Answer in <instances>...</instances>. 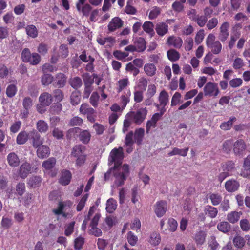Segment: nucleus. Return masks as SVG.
<instances>
[{
  "label": "nucleus",
  "instance_id": "f257e3e1",
  "mask_svg": "<svg viewBox=\"0 0 250 250\" xmlns=\"http://www.w3.org/2000/svg\"><path fill=\"white\" fill-rule=\"evenodd\" d=\"M124 158L123 148L121 146L113 148L110 152L108 157V164L111 165L114 164V167L111 169L114 170L115 183L118 187L125 184L129 173L128 165L124 164L122 166Z\"/></svg>",
  "mask_w": 250,
  "mask_h": 250
},
{
  "label": "nucleus",
  "instance_id": "f03ea898",
  "mask_svg": "<svg viewBox=\"0 0 250 250\" xmlns=\"http://www.w3.org/2000/svg\"><path fill=\"white\" fill-rule=\"evenodd\" d=\"M215 36L213 34H209L206 40V45L211 52L214 54H218L221 53L222 45L220 41L215 40Z\"/></svg>",
  "mask_w": 250,
  "mask_h": 250
},
{
  "label": "nucleus",
  "instance_id": "7ed1b4c3",
  "mask_svg": "<svg viewBox=\"0 0 250 250\" xmlns=\"http://www.w3.org/2000/svg\"><path fill=\"white\" fill-rule=\"evenodd\" d=\"M147 113L148 111L146 107L141 108L136 112H131L128 116L135 124L139 125L144 121Z\"/></svg>",
  "mask_w": 250,
  "mask_h": 250
},
{
  "label": "nucleus",
  "instance_id": "20e7f679",
  "mask_svg": "<svg viewBox=\"0 0 250 250\" xmlns=\"http://www.w3.org/2000/svg\"><path fill=\"white\" fill-rule=\"evenodd\" d=\"M80 112L83 115H86L87 120L91 123H94L96 117V112L87 104H83L80 108Z\"/></svg>",
  "mask_w": 250,
  "mask_h": 250
},
{
  "label": "nucleus",
  "instance_id": "39448f33",
  "mask_svg": "<svg viewBox=\"0 0 250 250\" xmlns=\"http://www.w3.org/2000/svg\"><path fill=\"white\" fill-rule=\"evenodd\" d=\"M30 141L34 148H36L43 145L44 138L42 137L37 130L33 129L30 131Z\"/></svg>",
  "mask_w": 250,
  "mask_h": 250
},
{
  "label": "nucleus",
  "instance_id": "423d86ee",
  "mask_svg": "<svg viewBox=\"0 0 250 250\" xmlns=\"http://www.w3.org/2000/svg\"><path fill=\"white\" fill-rule=\"evenodd\" d=\"M204 92L205 96L216 97L219 93L217 84L214 82H208L204 88Z\"/></svg>",
  "mask_w": 250,
  "mask_h": 250
},
{
  "label": "nucleus",
  "instance_id": "0eeeda50",
  "mask_svg": "<svg viewBox=\"0 0 250 250\" xmlns=\"http://www.w3.org/2000/svg\"><path fill=\"white\" fill-rule=\"evenodd\" d=\"M86 0H78L76 4L77 11L82 13L83 16L88 17L92 10L91 6L88 3H85Z\"/></svg>",
  "mask_w": 250,
  "mask_h": 250
},
{
  "label": "nucleus",
  "instance_id": "6e6552de",
  "mask_svg": "<svg viewBox=\"0 0 250 250\" xmlns=\"http://www.w3.org/2000/svg\"><path fill=\"white\" fill-rule=\"evenodd\" d=\"M167 209V201L160 200L157 201L154 206V212L158 217H161L166 213Z\"/></svg>",
  "mask_w": 250,
  "mask_h": 250
},
{
  "label": "nucleus",
  "instance_id": "1a4fd4ad",
  "mask_svg": "<svg viewBox=\"0 0 250 250\" xmlns=\"http://www.w3.org/2000/svg\"><path fill=\"white\" fill-rule=\"evenodd\" d=\"M229 27L230 24L227 21L224 22L221 25L218 35V38L221 42H224L228 39L229 36Z\"/></svg>",
  "mask_w": 250,
  "mask_h": 250
},
{
  "label": "nucleus",
  "instance_id": "9d476101",
  "mask_svg": "<svg viewBox=\"0 0 250 250\" xmlns=\"http://www.w3.org/2000/svg\"><path fill=\"white\" fill-rule=\"evenodd\" d=\"M124 25V21L119 17L112 18L109 22L107 27L109 31L112 32L121 28Z\"/></svg>",
  "mask_w": 250,
  "mask_h": 250
},
{
  "label": "nucleus",
  "instance_id": "9b49d317",
  "mask_svg": "<svg viewBox=\"0 0 250 250\" xmlns=\"http://www.w3.org/2000/svg\"><path fill=\"white\" fill-rule=\"evenodd\" d=\"M33 168L30 163L25 162L22 164L19 169V175L21 178L25 179L29 174L31 173Z\"/></svg>",
  "mask_w": 250,
  "mask_h": 250
},
{
  "label": "nucleus",
  "instance_id": "f8f14e48",
  "mask_svg": "<svg viewBox=\"0 0 250 250\" xmlns=\"http://www.w3.org/2000/svg\"><path fill=\"white\" fill-rule=\"evenodd\" d=\"M246 149V145L243 139L237 140L233 144V152L236 155H242Z\"/></svg>",
  "mask_w": 250,
  "mask_h": 250
},
{
  "label": "nucleus",
  "instance_id": "ddd939ff",
  "mask_svg": "<svg viewBox=\"0 0 250 250\" xmlns=\"http://www.w3.org/2000/svg\"><path fill=\"white\" fill-rule=\"evenodd\" d=\"M36 154L40 159H43L48 157L50 153L49 146L46 145H42L36 148Z\"/></svg>",
  "mask_w": 250,
  "mask_h": 250
},
{
  "label": "nucleus",
  "instance_id": "4468645a",
  "mask_svg": "<svg viewBox=\"0 0 250 250\" xmlns=\"http://www.w3.org/2000/svg\"><path fill=\"white\" fill-rule=\"evenodd\" d=\"M159 104H155L157 108L161 107V108H165L169 101V95L168 93L165 90H162L159 94L158 97Z\"/></svg>",
  "mask_w": 250,
  "mask_h": 250
},
{
  "label": "nucleus",
  "instance_id": "2eb2a0df",
  "mask_svg": "<svg viewBox=\"0 0 250 250\" xmlns=\"http://www.w3.org/2000/svg\"><path fill=\"white\" fill-rule=\"evenodd\" d=\"M72 178V174L68 170L63 169L61 171V175L59 182L63 186L68 185Z\"/></svg>",
  "mask_w": 250,
  "mask_h": 250
},
{
  "label": "nucleus",
  "instance_id": "dca6fc26",
  "mask_svg": "<svg viewBox=\"0 0 250 250\" xmlns=\"http://www.w3.org/2000/svg\"><path fill=\"white\" fill-rule=\"evenodd\" d=\"M7 161L12 167H18L20 164V160L18 155L15 152H10L7 156Z\"/></svg>",
  "mask_w": 250,
  "mask_h": 250
},
{
  "label": "nucleus",
  "instance_id": "f3484780",
  "mask_svg": "<svg viewBox=\"0 0 250 250\" xmlns=\"http://www.w3.org/2000/svg\"><path fill=\"white\" fill-rule=\"evenodd\" d=\"M40 104L43 106H48L51 104L53 101L52 95L48 92H43L39 98Z\"/></svg>",
  "mask_w": 250,
  "mask_h": 250
},
{
  "label": "nucleus",
  "instance_id": "a211bd4d",
  "mask_svg": "<svg viewBox=\"0 0 250 250\" xmlns=\"http://www.w3.org/2000/svg\"><path fill=\"white\" fill-rule=\"evenodd\" d=\"M78 137L79 140L84 144H87L89 143L91 135L88 130H82L81 128L80 130H79Z\"/></svg>",
  "mask_w": 250,
  "mask_h": 250
},
{
  "label": "nucleus",
  "instance_id": "6ab92c4d",
  "mask_svg": "<svg viewBox=\"0 0 250 250\" xmlns=\"http://www.w3.org/2000/svg\"><path fill=\"white\" fill-rule=\"evenodd\" d=\"M240 187L239 182L234 179L229 180L225 183V187L229 192H233L237 190Z\"/></svg>",
  "mask_w": 250,
  "mask_h": 250
},
{
  "label": "nucleus",
  "instance_id": "aec40b11",
  "mask_svg": "<svg viewBox=\"0 0 250 250\" xmlns=\"http://www.w3.org/2000/svg\"><path fill=\"white\" fill-rule=\"evenodd\" d=\"M183 43V41L180 37L174 36H169L167 39V44L169 46H173L176 48H180Z\"/></svg>",
  "mask_w": 250,
  "mask_h": 250
},
{
  "label": "nucleus",
  "instance_id": "412c9836",
  "mask_svg": "<svg viewBox=\"0 0 250 250\" xmlns=\"http://www.w3.org/2000/svg\"><path fill=\"white\" fill-rule=\"evenodd\" d=\"M155 30L159 36L163 37L168 33V25L164 22H159L156 25Z\"/></svg>",
  "mask_w": 250,
  "mask_h": 250
},
{
  "label": "nucleus",
  "instance_id": "4be33fe9",
  "mask_svg": "<svg viewBox=\"0 0 250 250\" xmlns=\"http://www.w3.org/2000/svg\"><path fill=\"white\" fill-rule=\"evenodd\" d=\"M55 83L59 88L63 87L67 82L66 76L62 73H59L55 76Z\"/></svg>",
  "mask_w": 250,
  "mask_h": 250
},
{
  "label": "nucleus",
  "instance_id": "5701e85b",
  "mask_svg": "<svg viewBox=\"0 0 250 250\" xmlns=\"http://www.w3.org/2000/svg\"><path fill=\"white\" fill-rule=\"evenodd\" d=\"M82 77L83 80L84 86H92V85L94 83V78H97L98 75L95 73H93L92 75H90L88 73H85L83 74Z\"/></svg>",
  "mask_w": 250,
  "mask_h": 250
},
{
  "label": "nucleus",
  "instance_id": "b1692460",
  "mask_svg": "<svg viewBox=\"0 0 250 250\" xmlns=\"http://www.w3.org/2000/svg\"><path fill=\"white\" fill-rule=\"evenodd\" d=\"M30 137V132L27 133L25 131H21L17 136L16 142L18 145H23Z\"/></svg>",
  "mask_w": 250,
  "mask_h": 250
},
{
  "label": "nucleus",
  "instance_id": "393cba45",
  "mask_svg": "<svg viewBox=\"0 0 250 250\" xmlns=\"http://www.w3.org/2000/svg\"><path fill=\"white\" fill-rule=\"evenodd\" d=\"M134 46L138 52H143L146 48V42L142 37H139L134 42Z\"/></svg>",
  "mask_w": 250,
  "mask_h": 250
},
{
  "label": "nucleus",
  "instance_id": "a878e982",
  "mask_svg": "<svg viewBox=\"0 0 250 250\" xmlns=\"http://www.w3.org/2000/svg\"><path fill=\"white\" fill-rule=\"evenodd\" d=\"M142 27L144 31L148 34L151 37L154 36V25L152 22L149 21H145L143 24Z\"/></svg>",
  "mask_w": 250,
  "mask_h": 250
},
{
  "label": "nucleus",
  "instance_id": "bb28decb",
  "mask_svg": "<svg viewBox=\"0 0 250 250\" xmlns=\"http://www.w3.org/2000/svg\"><path fill=\"white\" fill-rule=\"evenodd\" d=\"M204 212L208 217L214 218L216 217L218 211L217 208L210 205H207L205 208Z\"/></svg>",
  "mask_w": 250,
  "mask_h": 250
},
{
  "label": "nucleus",
  "instance_id": "cd10ccee",
  "mask_svg": "<svg viewBox=\"0 0 250 250\" xmlns=\"http://www.w3.org/2000/svg\"><path fill=\"white\" fill-rule=\"evenodd\" d=\"M37 131L40 133H45L48 130V124L44 120H40L36 123Z\"/></svg>",
  "mask_w": 250,
  "mask_h": 250
},
{
  "label": "nucleus",
  "instance_id": "c85d7f7f",
  "mask_svg": "<svg viewBox=\"0 0 250 250\" xmlns=\"http://www.w3.org/2000/svg\"><path fill=\"white\" fill-rule=\"evenodd\" d=\"M242 214L241 211H231L227 215V220L231 223L234 224L238 221L241 215Z\"/></svg>",
  "mask_w": 250,
  "mask_h": 250
},
{
  "label": "nucleus",
  "instance_id": "c756f323",
  "mask_svg": "<svg viewBox=\"0 0 250 250\" xmlns=\"http://www.w3.org/2000/svg\"><path fill=\"white\" fill-rule=\"evenodd\" d=\"M145 134V130L142 128H139L135 130L134 138L135 142L138 145L142 144Z\"/></svg>",
  "mask_w": 250,
  "mask_h": 250
},
{
  "label": "nucleus",
  "instance_id": "7c9ffc66",
  "mask_svg": "<svg viewBox=\"0 0 250 250\" xmlns=\"http://www.w3.org/2000/svg\"><path fill=\"white\" fill-rule=\"evenodd\" d=\"M188 150V147H185L184 149H179L177 147H174L171 151L168 153V155L169 156L179 155L183 157H185L187 155Z\"/></svg>",
  "mask_w": 250,
  "mask_h": 250
},
{
  "label": "nucleus",
  "instance_id": "2f4dec72",
  "mask_svg": "<svg viewBox=\"0 0 250 250\" xmlns=\"http://www.w3.org/2000/svg\"><path fill=\"white\" fill-rule=\"evenodd\" d=\"M235 169V164L234 161L232 160L228 161L221 165V169L223 171H226L229 173Z\"/></svg>",
  "mask_w": 250,
  "mask_h": 250
},
{
  "label": "nucleus",
  "instance_id": "473e14b6",
  "mask_svg": "<svg viewBox=\"0 0 250 250\" xmlns=\"http://www.w3.org/2000/svg\"><path fill=\"white\" fill-rule=\"evenodd\" d=\"M69 83L72 88L77 90L82 86L83 82L80 77L76 76L70 79Z\"/></svg>",
  "mask_w": 250,
  "mask_h": 250
},
{
  "label": "nucleus",
  "instance_id": "72a5a7b5",
  "mask_svg": "<svg viewBox=\"0 0 250 250\" xmlns=\"http://www.w3.org/2000/svg\"><path fill=\"white\" fill-rule=\"evenodd\" d=\"M144 70L148 76L152 77L156 74V67L154 64L146 63L144 65Z\"/></svg>",
  "mask_w": 250,
  "mask_h": 250
},
{
  "label": "nucleus",
  "instance_id": "f704fd0d",
  "mask_svg": "<svg viewBox=\"0 0 250 250\" xmlns=\"http://www.w3.org/2000/svg\"><path fill=\"white\" fill-rule=\"evenodd\" d=\"M160 241L161 237L158 232L154 231L151 233L148 240L149 243L154 246H156L160 244Z\"/></svg>",
  "mask_w": 250,
  "mask_h": 250
},
{
  "label": "nucleus",
  "instance_id": "c9c22d12",
  "mask_svg": "<svg viewBox=\"0 0 250 250\" xmlns=\"http://www.w3.org/2000/svg\"><path fill=\"white\" fill-rule=\"evenodd\" d=\"M25 30L27 35L31 38H35L38 36V30L34 25H28L25 27Z\"/></svg>",
  "mask_w": 250,
  "mask_h": 250
},
{
  "label": "nucleus",
  "instance_id": "e433bc0d",
  "mask_svg": "<svg viewBox=\"0 0 250 250\" xmlns=\"http://www.w3.org/2000/svg\"><path fill=\"white\" fill-rule=\"evenodd\" d=\"M85 150V147L82 145H78L75 146L71 151V155L77 157L80 155H83V153Z\"/></svg>",
  "mask_w": 250,
  "mask_h": 250
},
{
  "label": "nucleus",
  "instance_id": "4c0bfd02",
  "mask_svg": "<svg viewBox=\"0 0 250 250\" xmlns=\"http://www.w3.org/2000/svg\"><path fill=\"white\" fill-rule=\"evenodd\" d=\"M236 121V118L234 116H232L230 117L228 121L221 123L220 127L221 129L225 131L229 130L231 129L233 123Z\"/></svg>",
  "mask_w": 250,
  "mask_h": 250
},
{
  "label": "nucleus",
  "instance_id": "58836bf2",
  "mask_svg": "<svg viewBox=\"0 0 250 250\" xmlns=\"http://www.w3.org/2000/svg\"><path fill=\"white\" fill-rule=\"evenodd\" d=\"M81 99V93L79 91H73L70 96L71 103L73 105H78Z\"/></svg>",
  "mask_w": 250,
  "mask_h": 250
},
{
  "label": "nucleus",
  "instance_id": "ea45409f",
  "mask_svg": "<svg viewBox=\"0 0 250 250\" xmlns=\"http://www.w3.org/2000/svg\"><path fill=\"white\" fill-rule=\"evenodd\" d=\"M206 233L203 231L197 232L194 237V240L197 245H203L206 239Z\"/></svg>",
  "mask_w": 250,
  "mask_h": 250
},
{
  "label": "nucleus",
  "instance_id": "a19ab883",
  "mask_svg": "<svg viewBox=\"0 0 250 250\" xmlns=\"http://www.w3.org/2000/svg\"><path fill=\"white\" fill-rule=\"evenodd\" d=\"M117 208V202L115 200L111 198L106 202V210L109 213H113Z\"/></svg>",
  "mask_w": 250,
  "mask_h": 250
},
{
  "label": "nucleus",
  "instance_id": "79ce46f5",
  "mask_svg": "<svg viewBox=\"0 0 250 250\" xmlns=\"http://www.w3.org/2000/svg\"><path fill=\"white\" fill-rule=\"evenodd\" d=\"M56 163V159L54 157H51L43 161L42 166L46 170H50L55 166Z\"/></svg>",
  "mask_w": 250,
  "mask_h": 250
},
{
  "label": "nucleus",
  "instance_id": "37998d69",
  "mask_svg": "<svg viewBox=\"0 0 250 250\" xmlns=\"http://www.w3.org/2000/svg\"><path fill=\"white\" fill-rule=\"evenodd\" d=\"M42 179L41 177L35 176L31 177L29 178L28 184L32 188H36L39 187L41 183Z\"/></svg>",
  "mask_w": 250,
  "mask_h": 250
},
{
  "label": "nucleus",
  "instance_id": "c03bdc74",
  "mask_svg": "<svg viewBox=\"0 0 250 250\" xmlns=\"http://www.w3.org/2000/svg\"><path fill=\"white\" fill-rule=\"evenodd\" d=\"M148 80L144 77H141L138 81L137 87L138 88L143 91H145L148 85Z\"/></svg>",
  "mask_w": 250,
  "mask_h": 250
},
{
  "label": "nucleus",
  "instance_id": "a18cd8bd",
  "mask_svg": "<svg viewBox=\"0 0 250 250\" xmlns=\"http://www.w3.org/2000/svg\"><path fill=\"white\" fill-rule=\"evenodd\" d=\"M17 88L15 84H11L8 85L6 90V96L9 98L13 97L17 93Z\"/></svg>",
  "mask_w": 250,
  "mask_h": 250
},
{
  "label": "nucleus",
  "instance_id": "49530a36",
  "mask_svg": "<svg viewBox=\"0 0 250 250\" xmlns=\"http://www.w3.org/2000/svg\"><path fill=\"white\" fill-rule=\"evenodd\" d=\"M167 56L169 60L175 62L180 58L179 53L174 49H170L167 52Z\"/></svg>",
  "mask_w": 250,
  "mask_h": 250
},
{
  "label": "nucleus",
  "instance_id": "de8ad7c7",
  "mask_svg": "<svg viewBox=\"0 0 250 250\" xmlns=\"http://www.w3.org/2000/svg\"><path fill=\"white\" fill-rule=\"evenodd\" d=\"M217 229L224 233H227L230 229V225L227 222L223 221L217 225Z\"/></svg>",
  "mask_w": 250,
  "mask_h": 250
},
{
  "label": "nucleus",
  "instance_id": "09e8293b",
  "mask_svg": "<svg viewBox=\"0 0 250 250\" xmlns=\"http://www.w3.org/2000/svg\"><path fill=\"white\" fill-rule=\"evenodd\" d=\"M233 242L235 247L241 249L244 246L246 242L242 237L236 236L233 238Z\"/></svg>",
  "mask_w": 250,
  "mask_h": 250
},
{
  "label": "nucleus",
  "instance_id": "8fccbe9b",
  "mask_svg": "<svg viewBox=\"0 0 250 250\" xmlns=\"http://www.w3.org/2000/svg\"><path fill=\"white\" fill-rule=\"evenodd\" d=\"M83 124V120L80 117L75 116L71 118L68 123L70 126H81Z\"/></svg>",
  "mask_w": 250,
  "mask_h": 250
},
{
  "label": "nucleus",
  "instance_id": "3c124183",
  "mask_svg": "<svg viewBox=\"0 0 250 250\" xmlns=\"http://www.w3.org/2000/svg\"><path fill=\"white\" fill-rule=\"evenodd\" d=\"M64 208V204L62 202H60L58 204V207L57 208L54 209L53 212L56 215H62L63 217H66L67 216V213L63 211Z\"/></svg>",
  "mask_w": 250,
  "mask_h": 250
},
{
  "label": "nucleus",
  "instance_id": "603ef678",
  "mask_svg": "<svg viewBox=\"0 0 250 250\" xmlns=\"http://www.w3.org/2000/svg\"><path fill=\"white\" fill-rule=\"evenodd\" d=\"M53 80V77L49 74H44L41 78V82L42 85L47 86L50 84Z\"/></svg>",
  "mask_w": 250,
  "mask_h": 250
},
{
  "label": "nucleus",
  "instance_id": "864d4df0",
  "mask_svg": "<svg viewBox=\"0 0 250 250\" xmlns=\"http://www.w3.org/2000/svg\"><path fill=\"white\" fill-rule=\"evenodd\" d=\"M129 82L128 78H124L119 80L118 82V92H121L123 89H124L126 86L128 85Z\"/></svg>",
  "mask_w": 250,
  "mask_h": 250
},
{
  "label": "nucleus",
  "instance_id": "5fc2aeb1",
  "mask_svg": "<svg viewBox=\"0 0 250 250\" xmlns=\"http://www.w3.org/2000/svg\"><path fill=\"white\" fill-rule=\"evenodd\" d=\"M25 185L23 182L18 183L15 188L16 194L18 195L21 196L25 192Z\"/></svg>",
  "mask_w": 250,
  "mask_h": 250
},
{
  "label": "nucleus",
  "instance_id": "6e6d98bb",
  "mask_svg": "<svg viewBox=\"0 0 250 250\" xmlns=\"http://www.w3.org/2000/svg\"><path fill=\"white\" fill-rule=\"evenodd\" d=\"M209 199L213 205L217 206L220 203L222 197L219 194L212 193L209 196Z\"/></svg>",
  "mask_w": 250,
  "mask_h": 250
},
{
  "label": "nucleus",
  "instance_id": "4d7b16f0",
  "mask_svg": "<svg viewBox=\"0 0 250 250\" xmlns=\"http://www.w3.org/2000/svg\"><path fill=\"white\" fill-rule=\"evenodd\" d=\"M131 96V92L130 90L128 91L125 95H122L121 97V102L122 106L123 108H125L127 104L130 101V97Z\"/></svg>",
  "mask_w": 250,
  "mask_h": 250
},
{
  "label": "nucleus",
  "instance_id": "13d9d810",
  "mask_svg": "<svg viewBox=\"0 0 250 250\" xmlns=\"http://www.w3.org/2000/svg\"><path fill=\"white\" fill-rule=\"evenodd\" d=\"M125 70L127 71L132 73L134 76H137L139 73V69L135 67L132 62H129L126 65Z\"/></svg>",
  "mask_w": 250,
  "mask_h": 250
},
{
  "label": "nucleus",
  "instance_id": "bf43d9fd",
  "mask_svg": "<svg viewBox=\"0 0 250 250\" xmlns=\"http://www.w3.org/2000/svg\"><path fill=\"white\" fill-rule=\"evenodd\" d=\"M127 240L130 245L133 246L138 241V237L132 231H129L127 234Z\"/></svg>",
  "mask_w": 250,
  "mask_h": 250
},
{
  "label": "nucleus",
  "instance_id": "052dcab7",
  "mask_svg": "<svg viewBox=\"0 0 250 250\" xmlns=\"http://www.w3.org/2000/svg\"><path fill=\"white\" fill-rule=\"evenodd\" d=\"M31 54L28 48H24L21 52L22 61L24 62H29L30 61Z\"/></svg>",
  "mask_w": 250,
  "mask_h": 250
},
{
  "label": "nucleus",
  "instance_id": "680f3d73",
  "mask_svg": "<svg viewBox=\"0 0 250 250\" xmlns=\"http://www.w3.org/2000/svg\"><path fill=\"white\" fill-rule=\"evenodd\" d=\"M99 96L97 92H94L90 98V103L94 107H97L98 105V101Z\"/></svg>",
  "mask_w": 250,
  "mask_h": 250
},
{
  "label": "nucleus",
  "instance_id": "e2e57ef3",
  "mask_svg": "<svg viewBox=\"0 0 250 250\" xmlns=\"http://www.w3.org/2000/svg\"><path fill=\"white\" fill-rule=\"evenodd\" d=\"M62 105L60 102H57L51 106V112L53 114H59L62 110Z\"/></svg>",
  "mask_w": 250,
  "mask_h": 250
},
{
  "label": "nucleus",
  "instance_id": "0e129e2a",
  "mask_svg": "<svg viewBox=\"0 0 250 250\" xmlns=\"http://www.w3.org/2000/svg\"><path fill=\"white\" fill-rule=\"evenodd\" d=\"M41 59V56L38 53H33L31 55L30 61L29 62L30 64L36 65L40 63Z\"/></svg>",
  "mask_w": 250,
  "mask_h": 250
},
{
  "label": "nucleus",
  "instance_id": "69168bd1",
  "mask_svg": "<svg viewBox=\"0 0 250 250\" xmlns=\"http://www.w3.org/2000/svg\"><path fill=\"white\" fill-rule=\"evenodd\" d=\"M233 144L232 139L226 140L223 144V150L226 153H229L230 151L232 145Z\"/></svg>",
  "mask_w": 250,
  "mask_h": 250
},
{
  "label": "nucleus",
  "instance_id": "338daca9",
  "mask_svg": "<svg viewBox=\"0 0 250 250\" xmlns=\"http://www.w3.org/2000/svg\"><path fill=\"white\" fill-rule=\"evenodd\" d=\"M53 96L57 102H60L64 98V94L62 90L57 89L53 91Z\"/></svg>",
  "mask_w": 250,
  "mask_h": 250
},
{
  "label": "nucleus",
  "instance_id": "774afa93",
  "mask_svg": "<svg viewBox=\"0 0 250 250\" xmlns=\"http://www.w3.org/2000/svg\"><path fill=\"white\" fill-rule=\"evenodd\" d=\"M240 175L244 178L250 179V166L243 165Z\"/></svg>",
  "mask_w": 250,
  "mask_h": 250
}]
</instances>
